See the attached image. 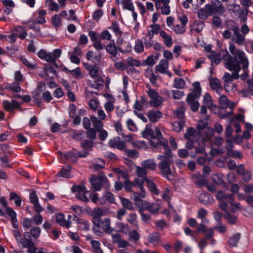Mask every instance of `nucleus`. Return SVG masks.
Returning a JSON list of instances; mask_svg holds the SVG:
<instances>
[{
  "label": "nucleus",
  "mask_w": 253,
  "mask_h": 253,
  "mask_svg": "<svg viewBox=\"0 0 253 253\" xmlns=\"http://www.w3.org/2000/svg\"><path fill=\"white\" fill-rule=\"evenodd\" d=\"M226 30L222 33L224 39H231L234 43L240 46L245 44V36L240 33L239 26L233 20H228L226 22Z\"/></svg>",
  "instance_id": "nucleus-1"
},
{
  "label": "nucleus",
  "mask_w": 253,
  "mask_h": 253,
  "mask_svg": "<svg viewBox=\"0 0 253 253\" xmlns=\"http://www.w3.org/2000/svg\"><path fill=\"white\" fill-rule=\"evenodd\" d=\"M229 50L233 57V64L238 65V68L237 69H229V70L240 71L241 67L245 70L248 68L249 61L247 54L243 50L237 48L233 42L229 43Z\"/></svg>",
  "instance_id": "nucleus-2"
},
{
  "label": "nucleus",
  "mask_w": 253,
  "mask_h": 253,
  "mask_svg": "<svg viewBox=\"0 0 253 253\" xmlns=\"http://www.w3.org/2000/svg\"><path fill=\"white\" fill-rule=\"evenodd\" d=\"M89 182L93 191H100L102 188L108 189L110 187V183L103 173L98 175H92L89 178Z\"/></svg>",
  "instance_id": "nucleus-3"
},
{
  "label": "nucleus",
  "mask_w": 253,
  "mask_h": 253,
  "mask_svg": "<svg viewBox=\"0 0 253 253\" xmlns=\"http://www.w3.org/2000/svg\"><path fill=\"white\" fill-rule=\"evenodd\" d=\"M146 192H132L130 194V197L133 201L135 206L138 208L140 212L145 210V208L147 201L142 199L146 197Z\"/></svg>",
  "instance_id": "nucleus-4"
},
{
  "label": "nucleus",
  "mask_w": 253,
  "mask_h": 253,
  "mask_svg": "<svg viewBox=\"0 0 253 253\" xmlns=\"http://www.w3.org/2000/svg\"><path fill=\"white\" fill-rule=\"evenodd\" d=\"M216 198L220 201L219 207L221 210L227 211L228 205L227 202L234 200V196L231 194H226L223 191H217L216 194Z\"/></svg>",
  "instance_id": "nucleus-5"
},
{
  "label": "nucleus",
  "mask_w": 253,
  "mask_h": 253,
  "mask_svg": "<svg viewBox=\"0 0 253 253\" xmlns=\"http://www.w3.org/2000/svg\"><path fill=\"white\" fill-rule=\"evenodd\" d=\"M73 192L77 193L76 197L84 202H87L90 197V193L84 185H73L71 188Z\"/></svg>",
  "instance_id": "nucleus-6"
},
{
  "label": "nucleus",
  "mask_w": 253,
  "mask_h": 253,
  "mask_svg": "<svg viewBox=\"0 0 253 253\" xmlns=\"http://www.w3.org/2000/svg\"><path fill=\"white\" fill-rule=\"evenodd\" d=\"M161 162L159 164L158 167L160 169L161 174L166 178L167 179L170 180L172 176V172L170 169V165L171 160H161Z\"/></svg>",
  "instance_id": "nucleus-7"
},
{
  "label": "nucleus",
  "mask_w": 253,
  "mask_h": 253,
  "mask_svg": "<svg viewBox=\"0 0 253 253\" xmlns=\"http://www.w3.org/2000/svg\"><path fill=\"white\" fill-rule=\"evenodd\" d=\"M147 93L150 98L148 103L151 107H158L161 105L163 101L162 98L155 89L149 88L147 91Z\"/></svg>",
  "instance_id": "nucleus-8"
},
{
  "label": "nucleus",
  "mask_w": 253,
  "mask_h": 253,
  "mask_svg": "<svg viewBox=\"0 0 253 253\" xmlns=\"http://www.w3.org/2000/svg\"><path fill=\"white\" fill-rule=\"evenodd\" d=\"M178 20L180 22L174 23V26L171 28L176 34H183L185 33V25L188 22V19L185 15L179 16L178 17Z\"/></svg>",
  "instance_id": "nucleus-9"
},
{
  "label": "nucleus",
  "mask_w": 253,
  "mask_h": 253,
  "mask_svg": "<svg viewBox=\"0 0 253 253\" xmlns=\"http://www.w3.org/2000/svg\"><path fill=\"white\" fill-rule=\"evenodd\" d=\"M207 5L210 11V15L215 13L221 15L225 11L222 3L218 0H211V3Z\"/></svg>",
  "instance_id": "nucleus-10"
},
{
  "label": "nucleus",
  "mask_w": 253,
  "mask_h": 253,
  "mask_svg": "<svg viewBox=\"0 0 253 253\" xmlns=\"http://www.w3.org/2000/svg\"><path fill=\"white\" fill-rule=\"evenodd\" d=\"M220 55L222 57L224 60V65L228 69H237L238 68V65L233 63V57L230 55L227 49L221 50L220 52Z\"/></svg>",
  "instance_id": "nucleus-11"
},
{
  "label": "nucleus",
  "mask_w": 253,
  "mask_h": 253,
  "mask_svg": "<svg viewBox=\"0 0 253 253\" xmlns=\"http://www.w3.org/2000/svg\"><path fill=\"white\" fill-rule=\"evenodd\" d=\"M167 140L164 138L159 128L156 127L153 131L152 139L150 140L151 145L156 147L159 144H166Z\"/></svg>",
  "instance_id": "nucleus-12"
},
{
  "label": "nucleus",
  "mask_w": 253,
  "mask_h": 253,
  "mask_svg": "<svg viewBox=\"0 0 253 253\" xmlns=\"http://www.w3.org/2000/svg\"><path fill=\"white\" fill-rule=\"evenodd\" d=\"M219 102L220 107L222 109L229 108L231 111L227 113L226 115H222L220 117L224 118L226 117L229 116L232 113V109L235 107V104L233 102H230L225 95H221L219 98Z\"/></svg>",
  "instance_id": "nucleus-13"
},
{
  "label": "nucleus",
  "mask_w": 253,
  "mask_h": 253,
  "mask_svg": "<svg viewBox=\"0 0 253 253\" xmlns=\"http://www.w3.org/2000/svg\"><path fill=\"white\" fill-rule=\"evenodd\" d=\"M59 154L62 156H64L66 159L70 160L73 162H75L79 157H85L88 155V152L85 151L82 154L80 152H78L76 150H73L71 152H67L64 154H62L60 152H59Z\"/></svg>",
  "instance_id": "nucleus-14"
},
{
  "label": "nucleus",
  "mask_w": 253,
  "mask_h": 253,
  "mask_svg": "<svg viewBox=\"0 0 253 253\" xmlns=\"http://www.w3.org/2000/svg\"><path fill=\"white\" fill-rule=\"evenodd\" d=\"M108 145L111 147L117 148L121 150L125 151L126 149L125 142L122 141L119 137H114L111 139L108 142Z\"/></svg>",
  "instance_id": "nucleus-15"
},
{
  "label": "nucleus",
  "mask_w": 253,
  "mask_h": 253,
  "mask_svg": "<svg viewBox=\"0 0 253 253\" xmlns=\"http://www.w3.org/2000/svg\"><path fill=\"white\" fill-rule=\"evenodd\" d=\"M146 115L149 120L154 123L158 122L163 117V114L161 111L154 109L149 110Z\"/></svg>",
  "instance_id": "nucleus-16"
},
{
  "label": "nucleus",
  "mask_w": 253,
  "mask_h": 253,
  "mask_svg": "<svg viewBox=\"0 0 253 253\" xmlns=\"http://www.w3.org/2000/svg\"><path fill=\"white\" fill-rule=\"evenodd\" d=\"M2 105L5 110L10 112L20 107L18 102L15 100H12L11 102L6 100H3Z\"/></svg>",
  "instance_id": "nucleus-17"
},
{
  "label": "nucleus",
  "mask_w": 253,
  "mask_h": 253,
  "mask_svg": "<svg viewBox=\"0 0 253 253\" xmlns=\"http://www.w3.org/2000/svg\"><path fill=\"white\" fill-rule=\"evenodd\" d=\"M148 102L145 96L141 97L140 100L138 101L136 100L133 105V108L134 110L137 111H140L143 110L144 107H147L148 106Z\"/></svg>",
  "instance_id": "nucleus-18"
},
{
  "label": "nucleus",
  "mask_w": 253,
  "mask_h": 253,
  "mask_svg": "<svg viewBox=\"0 0 253 253\" xmlns=\"http://www.w3.org/2000/svg\"><path fill=\"white\" fill-rule=\"evenodd\" d=\"M29 233H26L24 234L25 241L22 245L23 248H27L28 253H35L37 250L36 248L34 246V243L30 239L27 238V234Z\"/></svg>",
  "instance_id": "nucleus-19"
},
{
  "label": "nucleus",
  "mask_w": 253,
  "mask_h": 253,
  "mask_svg": "<svg viewBox=\"0 0 253 253\" xmlns=\"http://www.w3.org/2000/svg\"><path fill=\"white\" fill-rule=\"evenodd\" d=\"M164 147V155H158L157 158L159 160H171V153L170 148L168 146V142L167 140V143L166 144H160Z\"/></svg>",
  "instance_id": "nucleus-20"
},
{
  "label": "nucleus",
  "mask_w": 253,
  "mask_h": 253,
  "mask_svg": "<svg viewBox=\"0 0 253 253\" xmlns=\"http://www.w3.org/2000/svg\"><path fill=\"white\" fill-rule=\"evenodd\" d=\"M210 84L212 90L217 93L220 94L223 90V87L220 83V81L216 78L212 79L210 81Z\"/></svg>",
  "instance_id": "nucleus-21"
},
{
  "label": "nucleus",
  "mask_w": 253,
  "mask_h": 253,
  "mask_svg": "<svg viewBox=\"0 0 253 253\" xmlns=\"http://www.w3.org/2000/svg\"><path fill=\"white\" fill-rule=\"evenodd\" d=\"M141 166L148 170H154L156 169L157 164L153 159H147L141 162Z\"/></svg>",
  "instance_id": "nucleus-22"
},
{
  "label": "nucleus",
  "mask_w": 253,
  "mask_h": 253,
  "mask_svg": "<svg viewBox=\"0 0 253 253\" xmlns=\"http://www.w3.org/2000/svg\"><path fill=\"white\" fill-rule=\"evenodd\" d=\"M169 62L167 60H161L156 66L155 72L164 74L169 67Z\"/></svg>",
  "instance_id": "nucleus-23"
},
{
  "label": "nucleus",
  "mask_w": 253,
  "mask_h": 253,
  "mask_svg": "<svg viewBox=\"0 0 253 253\" xmlns=\"http://www.w3.org/2000/svg\"><path fill=\"white\" fill-rule=\"evenodd\" d=\"M160 36L163 40L165 44L167 47H170L172 44V40L171 36L168 34L165 31L161 30L159 32Z\"/></svg>",
  "instance_id": "nucleus-24"
},
{
  "label": "nucleus",
  "mask_w": 253,
  "mask_h": 253,
  "mask_svg": "<svg viewBox=\"0 0 253 253\" xmlns=\"http://www.w3.org/2000/svg\"><path fill=\"white\" fill-rule=\"evenodd\" d=\"M232 74L228 73H225L222 77L223 80L226 83H230L233 81L234 79H238L239 78V72L240 71H232Z\"/></svg>",
  "instance_id": "nucleus-25"
},
{
  "label": "nucleus",
  "mask_w": 253,
  "mask_h": 253,
  "mask_svg": "<svg viewBox=\"0 0 253 253\" xmlns=\"http://www.w3.org/2000/svg\"><path fill=\"white\" fill-rule=\"evenodd\" d=\"M196 99L197 98L192 97L191 95H187L186 98L188 104L190 105L191 109L194 112L197 111L199 107V103Z\"/></svg>",
  "instance_id": "nucleus-26"
},
{
  "label": "nucleus",
  "mask_w": 253,
  "mask_h": 253,
  "mask_svg": "<svg viewBox=\"0 0 253 253\" xmlns=\"http://www.w3.org/2000/svg\"><path fill=\"white\" fill-rule=\"evenodd\" d=\"M193 89L192 93L189 94L188 95H191L192 97H199L201 94V87L199 82H196L193 84Z\"/></svg>",
  "instance_id": "nucleus-27"
},
{
  "label": "nucleus",
  "mask_w": 253,
  "mask_h": 253,
  "mask_svg": "<svg viewBox=\"0 0 253 253\" xmlns=\"http://www.w3.org/2000/svg\"><path fill=\"white\" fill-rule=\"evenodd\" d=\"M120 200L121 203L123 207V209H127L128 210L134 211L135 208L133 206V203L130 201L128 199L120 197Z\"/></svg>",
  "instance_id": "nucleus-28"
},
{
  "label": "nucleus",
  "mask_w": 253,
  "mask_h": 253,
  "mask_svg": "<svg viewBox=\"0 0 253 253\" xmlns=\"http://www.w3.org/2000/svg\"><path fill=\"white\" fill-rule=\"evenodd\" d=\"M146 205L145 210H148L152 214L157 213L160 209V205L158 203H150L147 202Z\"/></svg>",
  "instance_id": "nucleus-29"
},
{
  "label": "nucleus",
  "mask_w": 253,
  "mask_h": 253,
  "mask_svg": "<svg viewBox=\"0 0 253 253\" xmlns=\"http://www.w3.org/2000/svg\"><path fill=\"white\" fill-rule=\"evenodd\" d=\"M105 50L111 55V58L112 59L115 57L117 54V48L114 42L109 43L105 46Z\"/></svg>",
  "instance_id": "nucleus-30"
},
{
  "label": "nucleus",
  "mask_w": 253,
  "mask_h": 253,
  "mask_svg": "<svg viewBox=\"0 0 253 253\" xmlns=\"http://www.w3.org/2000/svg\"><path fill=\"white\" fill-rule=\"evenodd\" d=\"M135 172L138 177L144 178L145 181V179H149L147 176L148 171L142 166H136L135 167Z\"/></svg>",
  "instance_id": "nucleus-31"
},
{
  "label": "nucleus",
  "mask_w": 253,
  "mask_h": 253,
  "mask_svg": "<svg viewBox=\"0 0 253 253\" xmlns=\"http://www.w3.org/2000/svg\"><path fill=\"white\" fill-rule=\"evenodd\" d=\"M5 88L8 90L16 93L19 92L22 90L21 87L20 86V83L15 82L8 84L5 86Z\"/></svg>",
  "instance_id": "nucleus-32"
},
{
  "label": "nucleus",
  "mask_w": 253,
  "mask_h": 253,
  "mask_svg": "<svg viewBox=\"0 0 253 253\" xmlns=\"http://www.w3.org/2000/svg\"><path fill=\"white\" fill-rule=\"evenodd\" d=\"M210 15V11L207 4L204 7L201 8L198 12V16L200 19L206 20Z\"/></svg>",
  "instance_id": "nucleus-33"
},
{
  "label": "nucleus",
  "mask_w": 253,
  "mask_h": 253,
  "mask_svg": "<svg viewBox=\"0 0 253 253\" xmlns=\"http://www.w3.org/2000/svg\"><path fill=\"white\" fill-rule=\"evenodd\" d=\"M192 178L196 185L200 187L206 184L208 182V181L200 174L194 175L192 176Z\"/></svg>",
  "instance_id": "nucleus-34"
},
{
  "label": "nucleus",
  "mask_w": 253,
  "mask_h": 253,
  "mask_svg": "<svg viewBox=\"0 0 253 253\" xmlns=\"http://www.w3.org/2000/svg\"><path fill=\"white\" fill-rule=\"evenodd\" d=\"M207 214L208 211L204 208H201L197 211V217L201 219L202 222L208 223L209 220L206 218Z\"/></svg>",
  "instance_id": "nucleus-35"
},
{
  "label": "nucleus",
  "mask_w": 253,
  "mask_h": 253,
  "mask_svg": "<svg viewBox=\"0 0 253 253\" xmlns=\"http://www.w3.org/2000/svg\"><path fill=\"white\" fill-rule=\"evenodd\" d=\"M145 182L147 183L148 188L151 192L157 195L159 194V190L152 180L149 178L145 179Z\"/></svg>",
  "instance_id": "nucleus-36"
},
{
  "label": "nucleus",
  "mask_w": 253,
  "mask_h": 253,
  "mask_svg": "<svg viewBox=\"0 0 253 253\" xmlns=\"http://www.w3.org/2000/svg\"><path fill=\"white\" fill-rule=\"evenodd\" d=\"M150 29L148 30L146 35L147 37L153 38L155 34H157L159 31H160L161 27L158 24H151L149 26Z\"/></svg>",
  "instance_id": "nucleus-37"
},
{
  "label": "nucleus",
  "mask_w": 253,
  "mask_h": 253,
  "mask_svg": "<svg viewBox=\"0 0 253 253\" xmlns=\"http://www.w3.org/2000/svg\"><path fill=\"white\" fill-rule=\"evenodd\" d=\"M102 228L107 233L111 234L114 231V229L110 227L111 220L106 218L102 222Z\"/></svg>",
  "instance_id": "nucleus-38"
},
{
  "label": "nucleus",
  "mask_w": 253,
  "mask_h": 253,
  "mask_svg": "<svg viewBox=\"0 0 253 253\" xmlns=\"http://www.w3.org/2000/svg\"><path fill=\"white\" fill-rule=\"evenodd\" d=\"M90 76L94 79H97L98 81L103 82V80L99 77V68L97 66L93 65L88 71Z\"/></svg>",
  "instance_id": "nucleus-39"
},
{
  "label": "nucleus",
  "mask_w": 253,
  "mask_h": 253,
  "mask_svg": "<svg viewBox=\"0 0 253 253\" xmlns=\"http://www.w3.org/2000/svg\"><path fill=\"white\" fill-rule=\"evenodd\" d=\"M90 121L93 124V126L94 127V129H95L96 131L103 128V124L101 122L102 120L99 119L95 116H91L90 117Z\"/></svg>",
  "instance_id": "nucleus-40"
},
{
  "label": "nucleus",
  "mask_w": 253,
  "mask_h": 253,
  "mask_svg": "<svg viewBox=\"0 0 253 253\" xmlns=\"http://www.w3.org/2000/svg\"><path fill=\"white\" fill-rule=\"evenodd\" d=\"M145 181L144 178L137 177L134 179L133 183L134 186H137L140 190L139 192H146L144 187V182Z\"/></svg>",
  "instance_id": "nucleus-41"
},
{
  "label": "nucleus",
  "mask_w": 253,
  "mask_h": 253,
  "mask_svg": "<svg viewBox=\"0 0 253 253\" xmlns=\"http://www.w3.org/2000/svg\"><path fill=\"white\" fill-rule=\"evenodd\" d=\"M45 5L52 11L58 12L60 10L59 5L54 2L53 0H46Z\"/></svg>",
  "instance_id": "nucleus-42"
},
{
  "label": "nucleus",
  "mask_w": 253,
  "mask_h": 253,
  "mask_svg": "<svg viewBox=\"0 0 253 253\" xmlns=\"http://www.w3.org/2000/svg\"><path fill=\"white\" fill-rule=\"evenodd\" d=\"M203 102L204 105H206L209 109L212 110L213 108L215 107L212 103L210 95L208 93H206L204 96Z\"/></svg>",
  "instance_id": "nucleus-43"
},
{
  "label": "nucleus",
  "mask_w": 253,
  "mask_h": 253,
  "mask_svg": "<svg viewBox=\"0 0 253 253\" xmlns=\"http://www.w3.org/2000/svg\"><path fill=\"white\" fill-rule=\"evenodd\" d=\"M114 171L119 175L117 177L118 180H120V177H122L124 179L128 177V174L127 170L125 169H121L119 168L114 169Z\"/></svg>",
  "instance_id": "nucleus-44"
},
{
  "label": "nucleus",
  "mask_w": 253,
  "mask_h": 253,
  "mask_svg": "<svg viewBox=\"0 0 253 253\" xmlns=\"http://www.w3.org/2000/svg\"><path fill=\"white\" fill-rule=\"evenodd\" d=\"M70 167L68 166L66 168H63L56 175V177H62L63 178L69 177V173L70 172Z\"/></svg>",
  "instance_id": "nucleus-45"
},
{
  "label": "nucleus",
  "mask_w": 253,
  "mask_h": 253,
  "mask_svg": "<svg viewBox=\"0 0 253 253\" xmlns=\"http://www.w3.org/2000/svg\"><path fill=\"white\" fill-rule=\"evenodd\" d=\"M21 60L28 68L33 69L36 68V64L33 59L28 60L24 57H21Z\"/></svg>",
  "instance_id": "nucleus-46"
},
{
  "label": "nucleus",
  "mask_w": 253,
  "mask_h": 253,
  "mask_svg": "<svg viewBox=\"0 0 253 253\" xmlns=\"http://www.w3.org/2000/svg\"><path fill=\"white\" fill-rule=\"evenodd\" d=\"M121 4L123 6V9L129 11L134 10V7L131 0H123L121 1Z\"/></svg>",
  "instance_id": "nucleus-47"
},
{
  "label": "nucleus",
  "mask_w": 253,
  "mask_h": 253,
  "mask_svg": "<svg viewBox=\"0 0 253 253\" xmlns=\"http://www.w3.org/2000/svg\"><path fill=\"white\" fill-rule=\"evenodd\" d=\"M226 212L224 215V217L227 220L228 223L231 224H235L237 221V217L229 213L228 211Z\"/></svg>",
  "instance_id": "nucleus-48"
},
{
  "label": "nucleus",
  "mask_w": 253,
  "mask_h": 253,
  "mask_svg": "<svg viewBox=\"0 0 253 253\" xmlns=\"http://www.w3.org/2000/svg\"><path fill=\"white\" fill-rule=\"evenodd\" d=\"M241 234L236 233L233 235L229 240L228 243L231 247H235L237 246L240 238Z\"/></svg>",
  "instance_id": "nucleus-49"
},
{
  "label": "nucleus",
  "mask_w": 253,
  "mask_h": 253,
  "mask_svg": "<svg viewBox=\"0 0 253 253\" xmlns=\"http://www.w3.org/2000/svg\"><path fill=\"white\" fill-rule=\"evenodd\" d=\"M148 241L154 245L158 244L160 242V238L157 233H153L148 236Z\"/></svg>",
  "instance_id": "nucleus-50"
},
{
  "label": "nucleus",
  "mask_w": 253,
  "mask_h": 253,
  "mask_svg": "<svg viewBox=\"0 0 253 253\" xmlns=\"http://www.w3.org/2000/svg\"><path fill=\"white\" fill-rule=\"evenodd\" d=\"M51 23L53 26L56 28L60 27L61 25L62 20L60 17V15L55 14L53 15L51 19Z\"/></svg>",
  "instance_id": "nucleus-51"
},
{
  "label": "nucleus",
  "mask_w": 253,
  "mask_h": 253,
  "mask_svg": "<svg viewBox=\"0 0 253 253\" xmlns=\"http://www.w3.org/2000/svg\"><path fill=\"white\" fill-rule=\"evenodd\" d=\"M171 188L169 186H167L165 188L162 194V198L167 201H169L170 199Z\"/></svg>",
  "instance_id": "nucleus-52"
},
{
  "label": "nucleus",
  "mask_w": 253,
  "mask_h": 253,
  "mask_svg": "<svg viewBox=\"0 0 253 253\" xmlns=\"http://www.w3.org/2000/svg\"><path fill=\"white\" fill-rule=\"evenodd\" d=\"M184 121L180 120L179 121L175 122L172 124L173 129L176 132H180L184 126Z\"/></svg>",
  "instance_id": "nucleus-53"
},
{
  "label": "nucleus",
  "mask_w": 253,
  "mask_h": 253,
  "mask_svg": "<svg viewBox=\"0 0 253 253\" xmlns=\"http://www.w3.org/2000/svg\"><path fill=\"white\" fill-rule=\"evenodd\" d=\"M208 57L211 59L212 62H214L215 64H218L220 63V59L219 56L214 51H212L209 53Z\"/></svg>",
  "instance_id": "nucleus-54"
},
{
  "label": "nucleus",
  "mask_w": 253,
  "mask_h": 253,
  "mask_svg": "<svg viewBox=\"0 0 253 253\" xmlns=\"http://www.w3.org/2000/svg\"><path fill=\"white\" fill-rule=\"evenodd\" d=\"M228 203L230 204L231 211L233 213H236L242 209V206L238 202H234V201H232Z\"/></svg>",
  "instance_id": "nucleus-55"
},
{
  "label": "nucleus",
  "mask_w": 253,
  "mask_h": 253,
  "mask_svg": "<svg viewBox=\"0 0 253 253\" xmlns=\"http://www.w3.org/2000/svg\"><path fill=\"white\" fill-rule=\"evenodd\" d=\"M185 81L181 78H175L174 81L173 87L177 88H183L185 86Z\"/></svg>",
  "instance_id": "nucleus-56"
},
{
  "label": "nucleus",
  "mask_w": 253,
  "mask_h": 253,
  "mask_svg": "<svg viewBox=\"0 0 253 253\" xmlns=\"http://www.w3.org/2000/svg\"><path fill=\"white\" fill-rule=\"evenodd\" d=\"M0 162H1V165L2 167H11L9 164L10 160L9 159V157L6 155H4L3 156L0 157Z\"/></svg>",
  "instance_id": "nucleus-57"
},
{
  "label": "nucleus",
  "mask_w": 253,
  "mask_h": 253,
  "mask_svg": "<svg viewBox=\"0 0 253 253\" xmlns=\"http://www.w3.org/2000/svg\"><path fill=\"white\" fill-rule=\"evenodd\" d=\"M104 108L107 113L109 114L114 110L115 106L114 102L110 100L107 101L104 104Z\"/></svg>",
  "instance_id": "nucleus-58"
},
{
  "label": "nucleus",
  "mask_w": 253,
  "mask_h": 253,
  "mask_svg": "<svg viewBox=\"0 0 253 253\" xmlns=\"http://www.w3.org/2000/svg\"><path fill=\"white\" fill-rule=\"evenodd\" d=\"M126 220L130 224H132L135 226L137 225V215L135 213H130L128 214Z\"/></svg>",
  "instance_id": "nucleus-59"
},
{
  "label": "nucleus",
  "mask_w": 253,
  "mask_h": 253,
  "mask_svg": "<svg viewBox=\"0 0 253 253\" xmlns=\"http://www.w3.org/2000/svg\"><path fill=\"white\" fill-rule=\"evenodd\" d=\"M126 63L127 65L130 66L139 67L141 65V62L139 60L131 57L127 58Z\"/></svg>",
  "instance_id": "nucleus-60"
},
{
  "label": "nucleus",
  "mask_w": 253,
  "mask_h": 253,
  "mask_svg": "<svg viewBox=\"0 0 253 253\" xmlns=\"http://www.w3.org/2000/svg\"><path fill=\"white\" fill-rule=\"evenodd\" d=\"M90 243L95 253H102L103 251L100 248V244L98 241L91 240Z\"/></svg>",
  "instance_id": "nucleus-61"
},
{
  "label": "nucleus",
  "mask_w": 253,
  "mask_h": 253,
  "mask_svg": "<svg viewBox=\"0 0 253 253\" xmlns=\"http://www.w3.org/2000/svg\"><path fill=\"white\" fill-rule=\"evenodd\" d=\"M124 188L127 192H130L133 186H134L133 182L129 180V177L125 179Z\"/></svg>",
  "instance_id": "nucleus-62"
},
{
  "label": "nucleus",
  "mask_w": 253,
  "mask_h": 253,
  "mask_svg": "<svg viewBox=\"0 0 253 253\" xmlns=\"http://www.w3.org/2000/svg\"><path fill=\"white\" fill-rule=\"evenodd\" d=\"M10 200H14V203L17 206H20L21 204V199L18 194L15 192H12L10 196Z\"/></svg>",
  "instance_id": "nucleus-63"
},
{
  "label": "nucleus",
  "mask_w": 253,
  "mask_h": 253,
  "mask_svg": "<svg viewBox=\"0 0 253 253\" xmlns=\"http://www.w3.org/2000/svg\"><path fill=\"white\" fill-rule=\"evenodd\" d=\"M41 229L39 227H35L32 228L30 231V234L31 236L35 239H37L41 234Z\"/></svg>",
  "instance_id": "nucleus-64"
}]
</instances>
